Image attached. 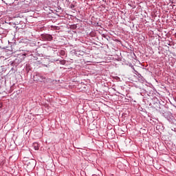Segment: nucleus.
<instances>
[{"label":"nucleus","instance_id":"obj_1","mask_svg":"<svg viewBox=\"0 0 176 176\" xmlns=\"http://www.w3.org/2000/svg\"><path fill=\"white\" fill-rule=\"evenodd\" d=\"M45 79H46V78L39 74H37L34 76V80L35 82H45Z\"/></svg>","mask_w":176,"mask_h":176},{"label":"nucleus","instance_id":"obj_2","mask_svg":"<svg viewBox=\"0 0 176 176\" xmlns=\"http://www.w3.org/2000/svg\"><path fill=\"white\" fill-rule=\"evenodd\" d=\"M44 41H53V36L50 34H44L43 35Z\"/></svg>","mask_w":176,"mask_h":176},{"label":"nucleus","instance_id":"obj_3","mask_svg":"<svg viewBox=\"0 0 176 176\" xmlns=\"http://www.w3.org/2000/svg\"><path fill=\"white\" fill-rule=\"evenodd\" d=\"M33 148L35 151H38L39 150V144H38V142L33 143Z\"/></svg>","mask_w":176,"mask_h":176}]
</instances>
